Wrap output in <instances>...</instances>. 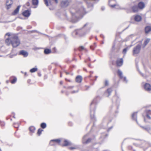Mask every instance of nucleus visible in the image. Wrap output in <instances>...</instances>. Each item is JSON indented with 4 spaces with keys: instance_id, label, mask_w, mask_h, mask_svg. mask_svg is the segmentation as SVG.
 <instances>
[{
    "instance_id": "nucleus-3",
    "label": "nucleus",
    "mask_w": 151,
    "mask_h": 151,
    "mask_svg": "<svg viewBox=\"0 0 151 151\" xmlns=\"http://www.w3.org/2000/svg\"><path fill=\"white\" fill-rule=\"evenodd\" d=\"M20 44V41L18 37L14 36L12 37V45L13 47H16L18 46Z\"/></svg>"
},
{
    "instance_id": "nucleus-59",
    "label": "nucleus",
    "mask_w": 151,
    "mask_h": 151,
    "mask_svg": "<svg viewBox=\"0 0 151 151\" xmlns=\"http://www.w3.org/2000/svg\"><path fill=\"white\" fill-rule=\"evenodd\" d=\"M88 60L89 61H91V59H90V58L88 57Z\"/></svg>"
},
{
    "instance_id": "nucleus-63",
    "label": "nucleus",
    "mask_w": 151,
    "mask_h": 151,
    "mask_svg": "<svg viewBox=\"0 0 151 151\" xmlns=\"http://www.w3.org/2000/svg\"><path fill=\"white\" fill-rule=\"evenodd\" d=\"M129 149H132V146H131L129 147Z\"/></svg>"
},
{
    "instance_id": "nucleus-46",
    "label": "nucleus",
    "mask_w": 151,
    "mask_h": 151,
    "mask_svg": "<svg viewBox=\"0 0 151 151\" xmlns=\"http://www.w3.org/2000/svg\"><path fill=\"white\" fill-rule=\"evenodd\" d=\"M107 119H108V118H107V117H106L104 118L103 121H107Z\"/></svg>"
},
{
    "instance_id": "nucleus-62",
    "label": "nucleus",
    "mask_w": 151,
    "mask_h": 151,
    "mask_svg": "<svg viewBox=\"0 0 151 151\" xmlns=\"http://www.w3.org/2000/svg\"><path fill=\"white\" fill-rule=\"evenodd\" d=\"M65 79L66 81H69V82H70V80H68L67 79H66V78H65Z\"/></svg>"
},
{
    "instance_id": "nucleus-39",
    "label": "nucleus",
    "mask_w": 151,
    "mask_h": 151,
    "mask_svg": "<svg viewBox=\"0 0 151 151\" xmlns=\"http://www.w3.org/2000/svg\"><path fill=\"white\" fill-rule=\"evenodd\" d=\"M43 131V130L41 129H38L37 131V134L39 135H40L41 134V132L42 131Z\"/></svg>"
},
{
    "instance_id": "nucleus-21",
    "label": "nucleus",
    "mask_w": 151,
    "mask_h": 151,
    "mask_svg": "<svg viewBox=\"0 0 151 151\" xmlns=\"http://www.w3.org/2000/svg\"><path fill=\"white\" fill-rule=\"evenodd\" d=\"M140 127L142 128V129L145 130L146 131L148 132H149L150 131V130H151V129L149 125L146 126L145 127L140 126Z\"/></svg>"
},
{
    "instance_id": "nucleus-43",
    "label": "nucleus",
    "mask_w": 151,
    "mask_h": 151,
    "mask_svg": "<svg viewBox=\"0 0 151 151\" xmlns=\"http://www.w3.org/2000/svg\"><path fill=\"white\" fill-rule=\"evenodd\" d=\"M84 49V48L83 46H81L79 47V50L81 51Z\"/></svg>"
},
{
    "instance_id": "nucleus-58",
    "label": "nucleus",
    "mask_w": 151,
    "mask_h": 151,
    "mask_svg": "<svg viewBox=\"0 0 151 151\" xmlns=\"http://www.w3.org/2000/svg\"><path fill=\"white\" fill-rule=\"evenodd\" d=\"M114 45L112 47V50H114Z\"/></svg>"
},
{
    "instance_id": "nucleus-16",
    "label": "nucleus",
    "mask_w": 151,
    "mask_h": 151,
    "mask_svg": "<svg viewBox=\"0 0 151 151\" xmlns=\"http://www.w3.org/2000/svg\"><path fill=\"white\" fill-rule=\"evenodd\" d=\"M144 88L147 91H150L151 90V86L148 83H145L144 86Z\"/></svg>"
},
{
    "instance_id": "nucleus-42",
    "label": "nucleus",
    "mask_w": 151,
    "mask_h": 151,
    "mask_svg": "<svg viewBox=\"0 0 151 151\" xmlns=\"http://www.w3.org/2000/svg\"><path fill=\"white\" fill-rule=\"evenodd\" d=\"M96 44L95 43L94 44V45L93 46H90V48L92 50H93L95 47H96Z\"/></svg>"
},
{
    "instance_id": "nucleus-41",
    "label": "nucleus",
    "mask_w": 151,
    "mask_h": 151,
    "mask_svg": "<svg viewBox=\"0 0 151 151\" xmlns=\"http://www.w3.org/2000/svg\"><path fill=\"white\" fill-rule=\"evenodd\" d=\"M14 127L15 128H18L19 127V124L18 123H14Z\"/></svg>"
},
{
    "instance_id": "nucleus-27",
    "label": "nucleus",
    "mask_w": 151,
    "mask_h": 151,
    "mask_svg": "<svg viewBox=\"0 0 151 151\" xmlns=\"http://www.w3.org/2000/svg\"><path fill=\"white\" fill-rule=\"evenodd\" d=\"M151 31V27L147 26L145 28V31L146 33H148Z\"/></svg>"
},
{
    "instance_id": "nucleus-14",
    "label": "nucleus",
    "mask_w": 151,
    "mask_h": 151,
    "mask_svg": "<svg viewBox=\"0 0 151 151\" xmlns=\"http://www.w3.org/2000/svg\"><path fill=\"white\" fill-rule=\"evenodd\" d=\"M131 9L132 12L134 13H136L138 12L139 10V9L137 6V5H134L132 6L131 7Z\"/></svg>"
},
{
    "instance_id": "nucleus-12",
    "label": "nucleus",
    "mask_w": 151,
    "mask_h": 151,
    "mask_svg": "<svg viewBox=\"0 0 151 151\" xmlns=\"http://www.w3.org/2000/svg\"><path fill=\"white\" fill-rule=\"evenodd\" d=\"M137 6L139 9H142L145 8V5L144 2L142 1H140L138 3Z\"/></svg>"
},
{
    "instance_id": "nucleus-29",
    "label": "nucleus",
    "mask_w": 151,
    "mask_h": 151,
    "mask_svg": "<svg viewBox=\"0 0 151 151\" xmlns=\"http://www.w3.org/2000/svg\"><path fill=\"white\" fill-rule=\"evenodd\" d=\"M117 73L119 77L121 78H123L122 73V71H121L120 70H118L117 71Z\"/></svg>"
},
{
    "instance_id": "nucleus-32",
    "label": "nucleus",
    "mask_w": 151,
    "mask_h": 151,
    "mask_svg": "<svg viewBox=\"0 0 151 151\" xmlns=\"http://www.w3.org/2000/svg\"><path fill=\"white\" fill-rule=\"evenodd\" d=\"M29 129L30 132L33 133L34 132V131L35 129V128L33 126H31L29 127Z\"/></svg>"
},
{
    "instance_id": "nucleus-37",
    "label": "nucleus",
    "mask_w": 151,
    "mask_h": 151,
    "mask_svg": "<svg viewBox=\"0 0 151 151\" xmlns=\"http://www.w3.org/2000/svg\"><path fill=\"white\" fill-rule=\"evenodd\" d=\"M128 49V48L127 47H126L124 48L123 50L122 51L123 53L124 54V55H125L126 54Z\"/></svg>"
},
{
    "instance_id": "nucleus-25",
    "label": "nucleus",
    "mask_w": 151,
    "mask_h": 151,
    "mask_svg": "<svg viewBox=\"0 0 151 151\" xmlns=\"http://www.w3.org/2000/svg\"><path fill=\"white\" fill-rule=\"evenodd\" d=\"M150 40V39L147 38L146 39L144 42L143 44L142 45L143 48H144L148 44Z\"/></svg>"
},
{
    "instance_id": "nucleus-8",
    "label": "nucleus",
    "mask_w": 151,
    "mask_h": 151,
    "mask_svg": "<svg viewBox=\"0 0 151 151\" xmlns=\"http://www.w3.org/2000/svg\"><path fill=\"white\" fill-rule=\"evenodd\" d=\"M114 98H116V103L117 105V109H118L119 107L120 99L119 98V95L117 94L116 91H115V95L114 96Z\"/></svg>"
},
{
    "instance_id": "nucleus-64",
    "label": "nucleus",
    "mask_w": 151,
    "mask_h": 151,
    "mask_svg": "<svg viewBox=\"0 0 151 151\" xmlns=\"http://www.w3.org/2000/svg\"><path fill=\"white\" fill-rule=\"evenodd\" d=\"M60 84H63V82L62 81H61L60 82Z\"/></svg>"
},
{
    "instance_id": "nucleus-54",
    "label": "nucleus",
    "mask_w": 151,
    "mask_h": 151,
    "mask_svg": "<svg viewBox=\"0 0 151 151\" xmlns=\"http://www.w3.org/2000/svg\"><path fill=\"white\" fill-rule=\"evenodd\" d=\"M38 75L40 77L41 76V74L40 73H38Z\"/></svg>"
},
{
    "instance_id": "nucleus-35",
    "label": "nucleus",
    "mask_w": 151,
    "mask_h": 151,
    "mask_svg": "<svg viewBox=\"0 0 151 151\" xmlns=\"http://www.w3.org/2000/svg\"><path fill=\"white\" fill-rule=\"evenodd\" d=\"M104 86H107L109 85V81L107 80L106 79L105 80L104 82Z\"/></svg>"
},
{
    "instance_id": "nucleus-52",
    "label": "nucleus",
    "mask_w": 151,
    "mask_h": 151,
    "mask_svg": "<svg viewBox=\"0 0 151 151\" xmlns=\"http://www.w3.org/2000/svg\"><path fill=\"white\" fill-rule=\"evenodd\" d=\"M27 4V6H29V5H30V3L29 2H27V4Z\"/></svg>"
},
{
    "instance_id": "nucleus-2",
    "label": "nucleus",
    "mask_w": 151,
    "mask_h": 151,
    "mask_svg": "<svg viewBox=\"0 0 151 151\" xmlns=\"http://www.w3.org/2000/svg\"><path fill=\"white\" fill-rule=\"evenodd\" d=\"M99 97L97 96L96 99H94L91 103L90 106V114L91 118V119H93L94 120H95V118L94 116V114L95 111V103L96 101V99H98Z\"/></svg>"
},
{
    "instance_id": "nucleus-15",
    "label": "nucleus",
    "mask_w": 151,
    "mask_h": 151,
    "mask_svg": "<svg viewBox=\"0 0 151 151\" xmlns=\"http://www.w3.org/2000/svg\"><path fill=\"white\" fill-rule=\"evenodd\" d=\"M123 63V59L121 58L118 59L116 60V65L118 66H121L122 65Z\"/></svg>"
},
{
    "instance_id": "nucleus-17",
    "label": "nucleus",
    "mask_w": 151,
    "mask_h": 151,
    "mask_svg": "<svg viewBox=\"0 0 151 151\" xmlns=\"http://www.w3.org/2000/svg\"><path fill=\"white\" fill-rule=\"evenodd\" d=\"M60 142V139H54L51 140H50L49 144L51 145H55L54 144H52V143L53 142H54L55 143H59Z\"/></svg>"
},
{
    "instance_id": "nucleus-31",
    "label": "nucleus",
    "mask_w": 151,
    "mask_h": 151,
    "mask_svg": "<svg viewBox=\"0 0 151 151\" xmlns=\"http://www.w3.org/2000/svg\"><path fill=\"white\" fill-rule=\"evenodd\" d=\"M32 3L34 5H37L38 4V0H32Z\"/></svg>"
},
{
    "instance_id": "nucleus-34",
    "label": "nucleus",
    "mask_w": 151,
    "mask_h": 151,
    "mask_svg": "<svg viewBox=\"0 0 151 151\" xmlns=\"http://www.w3.org/2000/svg\"><path fill=\"white\" fill-rule=\"evenodd\" d=\"M37 70V68H34L31 69L30 70V72L31 73H33L36 71Z\"/></svg>"
},
{
    "instance_id": "nucleus-60",
    "label": "nucleus",
    "mask_w": 151,
    "mask_h": 151,
    "mask_svg": "<svg viewBox=\"0 0 151 151\" xmlns=\"http://www.w3.org/2000/svg\"><path fill=\"white\" fill-rule=\"evenodd\" d=\"M88 23H86L83 26V27H85L88 24Z\"/></svg>"
},
{
    "instance_id": "nucleus-53",
    "label": "nucleus",
    "mask_w": 151,
    "mask_h": 151,
    "mask_svg": "<svg viewBox=\"0 0 151 151\" xmlns=\"http://www.w3.org/2000/svg\"><path fill=\"white\" fill-rule=\"evenodd\" d=\"M105 9V8L104 7H102L101 8V9L102 10H104Z\"/></svg>"
},
{
    "instance_id": "nucleus-36",
    "label": "nucleus",
    "mask_w": 151,
    "mask_h": 151,
    "mask_svg": "<svg viewBox=\"0 0 151 151\" xmlns=\"http://www.w3.org/2000/svg\"><path fill=\"white\" fill-rule=\"evenodd\" d=\"M69 145V142L66 140H65L64 141V144L63 145V146H66Z\"/></svg>"
},
{
    "instance_id": "nucleus-4",
    "label": "nucleus",
    "mask_w": 151,
    "mask_h": 151,
    "mask_svg": "<svg viewBox=\"0 0 151 151\" xmlns=\"http://www.w3.org/2000/svg\"><path fill=\"white\" fill-rule=\"evenodd\" d=\"M86 34V33H83V31L81 29H77L75 30L72 33V35L75 37L76 36H82Z\"/></svg>"
},
{
    "instance_id": "nucleus-56",
    "label": "nucleus",
    "mask_w": 151,
    "mask_h": 151,
    "mask_svg": "<svg viewBox=\"0 0 151 151\" xmlns=\"http://www.w3.org/2000/svg\"><path fill=\"white\" fill-rule=\"evenodd\" d=\"M32 32H36L37 33H38V31L37 30H33V31H32Z\"/></svg>"
},
{
    "instance_id": "nucleus-30",
    "label": "nucleus",
    "mask_w": 151,
    "mask_h": 151,
    "mask_svg": "<svg viewBox=\"0 0 151 151\" xmlns=\"http://www.w3.org/2000/svg\"><path fill=\"white\" fill-rule=\"evenodd\" d=\"M51 50H50L48 49H46L44 50V53L45 54H48L51 52Z\"/></svg>"
},
{
    "instance_id": "nucleus-38",
    "label": "nucleus",
    "mask_w": 151,
    "mask_h": 151,
    "mask_svg": "<svg viewBox=\"0 0 151 151\" xmlns=\"http://www.w3.org/2000/svg\"><path fill=\"white\" fill-rule=\"evenodd\" d=\"M17 80V79L15 77L14 78V79L11 81V83L12 84H14L16 82Z\"/></svg>"
},
{
    "instance_id": "nucleus-51",
    "label": "nucleus",
    "mask_w": 151,
    "mask_h": 151,
    "mask_svg": "<svg viewBox=\"0 0 151 151\" xmlns=\"http://www.w3.org/2000/svg\"><path fill=\"white\" fill-rule=\"evenodd\" d=\"M100 36L101 37H103V38H104V37L103 34H101Z\"/></svg>"
},
{
    "instance_id": "nucleus-1",
    "label": "nucleus",
    "mask_w": 151,
    "mask_h": 151,
    "mask_svg": "<svg viewBox=\"0 0 151 151\" xmlns=\"http://www.w3.org/2000/svg\"><path fill=\"white\" fill-rule=\"evenodd\" d=\"M70 12L72 17L70 21L73 23L77 22L87 13L85 8L81 4L73 6L70 8Z\"/></svg>"
},
{
    "instance_id": "nucleus-9",
    "label": "nucleus",
    "mask_w": 151,
    "mask_h": 151,
    "mask_svg": "<svg viewBox=\"0 0 151 151\" xmlns=\"http://www.w3.org/2000/svg\"><path fill=\"white\" fill-rule=\"evenodd\" d=\"M112 91L113 89L112 88H109L104 92V95L106 97H108L111 95Z\"/></svg>"
},
{
    "instance_id": "nucleus-48",
    "label": "nucleus",
    "mask_w": 151,
    "mask_h": 151,
    "mask_svg": "<svg viewBox=\"0 0 151 151\" xmlns=\"http://www.w3.org/2000/svg\"><path fill=\"white\" fill-rule=\"evenodd\" d=\"M124 81H125L126 83L128 81L126 79V77H124Z\"/></svg>"
},
{
    "instance_id": "nucleus-47",
    "label": "nucleus",
    "mask_w": 151,
    "mask_h": 151,
    "mask_svg": "<svg viewBox=\"0 0 151 151\" xmlns=\"http://www.w3.org/2000/svg\"><path fill=\"white\" fill-rule=\"evenodd\" d=\"M113 127V126H112L111 127H110V128H109L107 130V131L109 132V131L111 129H112Z\"/></svg>"
},
{
    "instance_id": "nucleus-7",
    "label": "nucleus",
    "mask_w": 151,
    "mask_h": 151,
    "mask_svg": "<svg viewBox=\"0 0 151 151\" xmlns=\"http://www.w3.org/2000/svg\"><path fill=\"white\" fill-rule=\"evenodd\" d=\"M88 134H86L84 135L83 137L82 142L83 144H86L90 142L91 140V138H88L86 139V138L87 137Z\"/></svg>"
},
{
    "instance_id": "nucleus-50",
    "label": "nucleus",
    "mask_w": 151,
    "mask_h": 151,
    "mask_svg": "<svg viewBox=\"0 0 151 151\" xmlns=\"http://www.w3.org/2000/svg\"><path fill=\"white\" fill-rule=\"evenodd\" d=\"M5 124L4 122L1 123V127H3L4 126Z\"/></svg>"
},
{
    "instance_id": "nucleus-22",
    "label": "nucleus",
    "mask_w": 151,
    "mask_h": 151,
    "mask_svg": "<svg viewBox=\"0 0 151 151\" xmlns=\"http://www.w3.org/2000/svg\"><path fill=\"white\" fill-rule=\"evenodd\" d=\"M82 77L81 76H77L76 78V81L78 83H80L82 80Z\"/></svg>"
},
{
    "instance_id": "nucleus-45",
    "label": "nucleus",
    "mask_w": 151,
    "mask_h": 151,
    "mask_svg": "<svg viewBox=\"0 0 151 151\" xmlns=\"http://www.w3.org/2000/svg\"><path fill=\"white\" fill-rule=\"evenodd\" d=\"M52 1L55 2V3L57 4L58 2V0H51Z\"/></svg>"
},
{
    "instance_id": "nucleus-57",
    "label": "nucleus",
    "mask_w": 151,
    "mask_h": 151,
    "mask_svg": "<svg viewBox=\"0 0 151 151\" xmlns=\"http://www.w3.org/2000/svg\"><path fill=\"white\" fill-rule=\"evenodd\" d=\"M97 78H98V76H95V81H96V80Z\"/></svg>"
},
{
    "instance_id": "nucleus-28",
    "label": "nucleus",
    "mask_w": 151,
    "mask_h": 151,
    "mask_svg": "<svg viewBox=\"0 0 151 151\" xmlns=\"http://www.w3.org/2000/svg\"><path fill=\"white\" fill-rule=\"evenodd\" d=\"M142 19L141 17L139 15H136L134 17V20L137 22H139Z\"/></svg>"
},
{
    "instance_id": "nucleus-11",
    "label": "nucleus",
    "mask_w": 151,
    "mask_h": 151,
    "mask_svg": "<svg viewBox=\"0 0 151 151\" xmlns=\"http://www.w3.org/2000/svg\"><path fill=\"white\" fill-rule=\"evenodd\" d=\"M13 4L12 1V0H7L6 2V5L7 6V9H9L11 7V5Z\"/></svg>"
},
{
    "instance_id": "nucleus-49",
    "label": "nucleus",
    "mask_w": 151,
    "mask_h": 151,
    "mask_svg": "<svg viewBox=\"0 0 151 151\" xmlns=\"http://www.w3.org/2000/svg\"><path fill=\"white\" fill-rule=\"evenodd\" d=\"M71 150H73L74 149H76V148L74 147H71L69 148Z\"/></svg>"
},
{
    "instance_id": "nucleus-33",
    "label": "nucleus",
    "mask_w": 151,
    "mask_h": 151,
    "mask_svg": "<svg viewBox=\"0 0 151 151\" xmlns=\"http://www.w3.org/2000/svg\"><path fill=\"white\" fill-rule=\"evenodd\" d=\"M46 124L45 123L43 122L40 124V127L42 129H45L46 127Z\"/></svg>"
},
{
    "instance_id": "nucleus-19",
    "label": "nucleus",
    "mask_w": 151,
    "mask_h": 151,
    "mask_svg": "<svg viewBox=\"0 0 151 151\" xmlns=\"http://www.w3.org/2000/svg\"><path fill=\"white\" fill-rule=\"evenodd\" d=\"M145 112L146 114V116L149 119H151V117L150 115H151V110H146L145 111Z\"/></svg>"
},
{
    "instance_id": "nucleus-5",
    "label": "nucleus",
    "mask_w": 151,
    "mask_h": 151,
    "mask_svg": "<svg viewBox=\"0 0 151 151\" xmlns=\"http://www.w3.org/2000/svg\"><path fill=\"white\" fill-rule=\"evenodd\" d=\"M109 4L111 8H114L115 7L116 9H118L120 7L119 5L117 4L116 0H109Z\"/></svg>"
},
{
    "instance_id": "nucleus-55",
    "label": "nucleus",
    "mask_w": 151,
    "mask_h": 151,
    "mask_svg": "<svg viewBox=\"0 0 151 151\" xmlns=\"http://www.w3.org/2000/svg\"><path fill=\"white\" fill-rule=\"evenodd\" d=\"M6 35L10 36V34L9 33H7L6 34Z\"/></svg>"
},
{
    "instance_id": "nucleus-44",
    "label": "nucleus",
    "mask_w": 151,
    "mask_h": 151,
    "mask_svg": "<svg viewBox=\"0 0 151 151\" xmlns=\"http://www.w3.org/2000/svg\"><path fill=\"white\" fill-rule=\"evenodd\" d=\"M74 87V86H69L67 87L66 88L68 89H72Z\"/></svg>"
},
{
    "instance_id": "nucleus-20",
    "label": "nucleus",
    "mask_w": 151,
    "mask_h": 151,
    "mask_svg": "<svg viewBox=\"0 0 151 151\" xmlns=\"http://www.w3.org/2000/svg\"><path fill=\"white\" fill-rule=\"evenodd\" d=\"M20 7L21 6H18L12 13V15H15L18 14Z\"/></svg>"
},
{
    "instance_id": "nucleus-10",
    "label": "nucleus",
    "mask_w": 151,
    "mask_h": 151,
    "mask_svg": "<svg viewBox=\"0 0 151 151\" xmlns=\"http://www.w3.org/2000/svg\"><path fill=\"white\" fill-rule=\"evenodd\" d=\"M69 2L68 0H63L61 3V5L62 7H65L68 5Z\"/></svg>"
},
{
    "instance_id": "nucleus-26",
    "label": "nucleus",
    "mask_w": 151,
    "mask_h": 151,
    "mask_svg": "<svg viewBox=\"0 0 151 151\" xmlns=\"http://www.w3.org/2000/svg\"><path fill=\"white\" fill-rule=\"evenodd\" d=\"M52 1L51 0H44L45 3L47 6H48L49 4L52 5Z\"/></svg>"
},
{
    "instance_id": "nucleus-24",
    "label": "nucleus",
    "mask_w": 151,
    "mask_h": 151,
    "mask_svg": "<svg viewBox=\"0 0 151 151\" xmlns=\"http://www.w3.org/2000/svg\"><path fill=\"white\" fill-rule=\"evenodd\" d=\"M12 37H11L9 38H8L6 40L5 42L7 45H9L12 44Z\"/></svg>"
},
{
    "instance_id": "nucleus-6",
    "label": "nucleus",
    "mask_w": 151,
    "mask_h": 151,
    "mask_svg": "<svg viewBox=\"0 0 151 151\" xmlns=\"http://www.w3.org/2000/svg\"><path fill=\"white\" fill-rule=\"evenodd\" d=\"M141 48V45L140 44L137 45L136 46L134 47L133 50V55L139 54L140 52Z\"/></svg>"
},
{
    "instance_id": "nucleus-18",
    "label": "nucleus",
    "mask_w": 151,
    "mask_h": 151,
    "mask_svg": "<svg viewBox=\"0 0 151 151\" xmlns=\"http://www.w3.org/2000/svg\"><path fill=\"white\" fill-rule=\"evenodd\" d=\"M23 15L25 17H28L30 15V13L29 11L28 10H25L22 13Z\"/></svg>"
},
{
    "instance_id": "nucleus-13",
    "label": "nucleus",
    "mask_w": 151,
    "mask_h": 151,
    "mask_svg": "<svg viewBox=\"0 0 151 151\" xmlns=\"http://www.w3.org/2000/svg\"><path fill=\"white\" fill-rule=\"evenodd\" d=\"M19 55L23 56L24 57H26L28 56V53L24 50H22L20 51Z\"/></svg>"
},
{
    "instance_id": "nucleus-23",
    "label": "nucleus",
    "mask_w": 151,
    "mask_h": 151,
    "mask_svg": "<svg viewBox=\"0 0 151 151\" xmlns=\"http://www.w3.org/2000/svg\"><path fill=\"white\" fill-rule=\"evenodd\" d=\"M137 112H135L133 113L132 115V119L136 121L137 123Z\"/></svg>"
},
{
    "instance_id": "nucleus-61",
    "label": "nucleus",
    "mask_w": 151,
    "mask_h": 151,
    "mask_svg": "<svg viewBox=\"0 0 151 151\" xmlns=\"http://www.w3.org/2000/svg\"><path fill=\"white\" fill-rule=\"evenodd\" d=\"M139 72V73H140V74L142 75V76H144V75H143V74L142 73H141L140 72Z\"/></svg>"
},
{
    "instance_id": "nucleus-40",
    "label": "nucleus",
    "mask_w": 151,
    "mask_h": 151,
    "mask_svg": "<svg viewBox=\"0 0 151 151\" xmlns=\"http://www.w3.org/2000/svg\"><path fill=\"white\" fill-rule=\"evenodd\" d=\"M79 91V89H78L76 91H72L71 92V93L73 94L76 93H78Z\"/></svg>"
}]
</instances>
